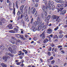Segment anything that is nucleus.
Listing matches in <instances>:
<instances>
[{
    "mask_svg": "<svg viewBox=\"0 0 67 67\" xmlns=\"http://www.w3.org/2000/svg\"><path fill=\"white\" fill-rule=\"evenodd\" d=\"M43 1H44V3L45 4H46L47 3V2L46 0H43Z\"/></svg>",
    "mask_w": 67,
    "mask_h": 67,
    "instance_id": "obj_30",
    "label": "nucleus"
},
{
    "mask_svg": "<svg viewBox=\"0 0 67 67\" xmlns=\"http://www.w3.org/2000/svg\"><path fill=\"white\" fill-rule=\"evenodd\" d=\"M43 17H44V13H42V18H43Z\"/></svg>",
    "mask_w": 67,
    "mask_h": 67,
    "instance_id": "obj_56",
    "label": "nucleus"
},
{
    "mask_svg": "<svg viewBox=\"0 0 67 67\" xmlns=\"http://www.w3.org/2000/svg\"><path fill=\"white\" fill-rule=\"evenodd\" d=\"M23 15L21 14L20 16V19H22V18H23Z\"/></svg>",
    "mask_w": 67,
    "mask_h": 67,
    "instance_id": "obj_49",
    "label": "nucleus"
},
{
    "mask_svg": "<svg viewBox=\"0 0 67 67\" xmlns=\"http://www.w3.org/2000/svg\"><path fill=\"white\" fill-rule=\"evenodd\" d=\"M58 29V26H57V27L54 29V30L57 31V30Z\"/></svg>",
    "mask_w": 67,
    "mask_h": 67,
    "instance_id": "obj_34",
    "label": "nucleus"
},
{
    "mask_svg": "<svg viewBox=\"0 0 67 67\" xmlns=\"http://www.w3.org/2000/svg\"><path fill=\"white\" fill-rule=\"evenodd\" d=\"M37 43H38V44H40V43H41V40H39L38 41H37Z\"/></svg>",
    "mask_w": 67,
    "mask_h": 67,
    "instance_id": "obj_38",
    "label": "nucleus"
},
{
    "mask_svg": "<svg viewBox=\"0 0 67 67\" xmlns=\"http://www.w3.org/2000/svg\"><path fill=\"white\" fill-rule=\"evenodd\" d=\"M48 33L49 34H51L52 33V30L51 29L49 28L47 30Z\"/></svg>",
    "mask_w": 67,
    "mask_h": 67,
    "instance_id": "obj_13",
    "label": "nucleus"
},
{
    "mask_svg": "<svg viewBox=\"0 0 67 67\" xmlns=\"http://www.w3.org/2000/svg\"><path fill=\"white\" fill-rule=\"evenodd\" d=\"M51 18V15H48L47 16L46 19H45V22L46 24L47 25L48 24V21L49 19Z\"/></svg>",
    "mask_w": 67,
    "mask_h": 67,
    "instance_id": "obj_7",
    "label": "nucleus"
},
{
    "mask_svg": "<svg viewBox=\"0 0 67 67\" xmlns=\"http://www.w3.org/2000/svg\"><path fill=\"white\" fill-rule=\"evenodd\" d=\"M19 29V27L18 26H16V28L14 29V30H11L9 31V32L11 33H16L19 31V29Z\"/></svg>",
    "mask_w": 67,
    "mask_h": 67,
    "instance_id": "obj_4",
    "label": "nucleus"
},
{
    "mask_svg": "<svg viewBox=\"0 0 67 67\" xmlns=\"http://www.w3.org/2000/svg\"><path fill=\"white\" fill-rule=\"evenodd\" d=\"M62 0H55V1L57 3H60L62 2Z\"/></svg>",
    "mask_w": 67,
    "mask_h": 67,
    "instance_id": "obj_21",
    "label": "nucleus"
},
{
    "mask_svg": "<svg viewBox=\"0 0 67 67\" xmlns=\"http://www.w3.org/2000/svg\"><path fill=\"white\" fill-rule=\"evenodd\" d=\"M30 12H31V7H29L28 9V14H30Z\"/></svg>",
    "mask_w": 67,
    "mask_h": 67,
    "instance_id": "obj_22",
    "label": "nucleus"
},
{
    "mask_svg": "<svg viewBox=\"0 0 67 67\" xmlns=\"http://www.w3.org/2000/svg\"><path fill=\"white\" fill-rule=\"evenodd\" d=\"M40 23L39 24V25L37 27L36 29V30L37 31H39L40 30H41L43 28V25H44V23H43L42 24V22L40 21Z\"/></svg>",
    "mask_w": 67,
    "mask_h": 67,
    "instance_id": "obj_2",
    "label": "nucleus"
},
{
    "mask_svg": "<svg viewBox=\"0 0 67 67\" xmlns=\"http://www.w3.org/2000/svg\"><path fill=\"white\" fill-rule=\"evenodd\" d=\"M25 36L26 38H28V37H29V36H28V35H25Z\"/></svg>",
    "mask_w": 67,
    "mask_h": 67,
    "instance_id": "obj_40",
    "label": "nucleus"
},
{
    "mask_svg": "<svg viewBox=\"0 0 67 67\" xmlns=\"http://www.w3.org/2000/svg\"><path fill=\"white\" fill-rule=\"evenodd\" d=\"M42 36L41 38L42 40H44L45 38V34L44 32H43L41 35H40V37Z\"/></svg>",
    "mask_w": 67,
    "mask_h": 67,
    "instance_id": "obj_10",
    "label": "nucleus"
},
{
    "mask_svg": "<svg viewBox=\"0 0 67 67\" xmlns=\"http://www.w3.org/2000/svg\"><path fill=\"white\" fill-rule=\"evenodd\" d=\"M49 41L51 42V38L50 37H49Z\"/></svg>",
    "mask_w": 67,
    "mask_h": 67,
    "instance_id": "obj_52",
    "label": "nucleus"
},
{
    "mask_svg": "<svg viewBox=\"0 0 67 67\" xmlns=\"http://www.w3.org/2000/svg\"><path fill=\"white\" fill-rule=\"evenodd\" d=\"M23 51L24 52H25V54H27V51L25 50L24 49H23Z\"/></svg>",
    "mask_w": 67,
    "mask_h": 67,
    "instance_id": "obj_28",
    "label": "nucleus"
},
{
    "mask_svg": "<svg viewBox=\"0 0 67 67\" xmlns=\"http://www.w3.org/2000/svg\"><path fill=\"white\" fill-rule=\"evenodd\" d=\"M64 9V8H60V10L61 11H62ZM60 11V15H62V14H64L63 13V12L62 11Z\"/></svg>",
    "mask_w": 67,
    "mask_h": 67,
    "instance_id": "obj_15",
    "label": "nucleus"
},
{
    "mask_svg": "<svg viewBox=\"0 0 67 67\" xmlns=\"http://www.w3.org/2000/svg\"><path fill=\"white\" fill-rule=\"evenodd\" d=\"M48 51H52V47H50L49 48L48 50Z\"/></svg>",
    "mask_w": 67,
    "mask_h": 67,
    "instance_id": "obj_33",
    "label": "nucleus"
},
{
    "mask_svg": "<svg viewBox=\"0 0 67 67\" xmlns=\"http://www.w3.org/2000/svg\"><path fill=\"white\" fill-rule=\"evenodd\" d=\"M23 10H22L21 12H20V13L21 14H22L23 13Z\"/></svg>",
    "mask_w": 67,
    "mask_h": 67,
    "instance_id": "obj_61",
    "label": "nucleus"
},
{
    "mask_svg": "<svg viewBox=\"0 0 67 67\" xmlns=\"http://www.w3.org/2000/svg\"><path fill=\"white\" fill-rule=\"evenodd\" d=\"M52 18L53 20H55V22H59V20H60V19H59V16L57 15H53L52 16Z\"/></svg>",
    "mask_w": 67,
    "mask_h": 67,
    "instance_id": "obj_3",
    "label": "nucleus"
},
{
    "mask_svg": "<svg viewBox=\"0 0 67 67\" xmlns=\"http://www.w3.org/2000/svg\"><path fill=\"white\" fill-rule=\"evenodd\" d=\"M20 14V11H19L17 13V14L18 15H19Z\"/></svg>",
    "mask_w": 67,
    "mask_h": 67,
    "instance_id": "obj_44",
    "label": "nucleus"
},
{
    "mask_svg": "<svg viewBox=\"0 0 67 67\" xmlns=\"http://www.w3.org/2000/svg\"><path fill=\"white\" fill-rule=\"evenodd\" d=\"M33 21V18H32L31 19V22H30V23L31 24H32Z\"/></svg>",
    "mask_w": 67,
    "mask_h": 67,
    "instance_id": "obj_37",
    "label": "nucleus"
},
{
    "mask_svg": "<svg viewBox=\"0 0 67 67\" xmlns=\"http://www.w3.org/2000/svg\"><path fill=\"white\" fill-rule=\"evenodd\" d=\"M8 27L9 28V29H12V24H10L8 25Z\"/></svg>",
    "mask_w": 67,
    "mask_h": 67,
    "instance_id": "obj_16",
    "label": "nucleus"
},
{
    "mask_svg": "<svg viewBox=\"0 0 67 67\" xmlns=\"http://www.w3.org/2000/svg\"><path fill=\"white\" fill-rule=\"evenodd\" d=\"M51 5V1H49L48 3V4L47 3L46 4H45V6L44 5H43L42 7V10H43V11L44 13V15L46 16L47 15V12L46 11H45V10L49 8V10L52 9V10H54V9H55V6L53 5L52 6H49V5Z\"/></svg>",
    "mask_w": 67,
    "mask_h": 67,
    "instance_id": "obj_1",
    "label": "nucleus"
},
{
    "mask_svg": "<svg viewBox=\"0 0 67 67\" xmlns=\"http://www.w3.org/2000/svg\"><path fill=\"white\" fill-rule=\"evenodd\" d=\"M24 23V22L23 21V19L21 20V24H23V23Z\"/></svg>",
    "mask_w": 67,
    "mask_h": 67,
    "instance_id": "obj_41",
    "label": "nucleus"
},
{
    "mask_svg": "<svg viewBox=\"0 0 67 67\" xmlns=\"http://www.w3.org/2000/svg\"><path fill=\"white\" fill-rule=\"evenodd\" d=\"M5 54L6 55H9V56H10V57H13V55L11 54L10 53H8V52H7L5 53Z\"/></svg>",
    "mask_w": 67,
    "mask_h": 67,
    "instance_id": "obj_14",
    "label": "nucleus"
},
{
    "mask_svg": "<svg viewBox=\"0 0 67 67\" xmlns=\"http://www.w3.org/2000/svg\"><path fill=\"white\" fill-rule=\"evenodd\" d=\"M17 65H20L21 64V63L20 62H18L16 63Z\"/></svg>",
    "mask_w": 67,
    "mask_h": 67,
    "instance_id": "obj_45",
    "label": "nucleus"
},
{
    "mask_svg": "<svg viewBox=\"0 0 67 67\" xmlns=\"http://www.w3.org/2000/svg\"><path fill=\"white\" fill-rule=\"evenodd\" d=\"M52 59H53V56H51L50 58V60H52Z\"/></svg>",
    "mask_w": 67,
    "mask_h": 67,
    "instance_id": "obj_43",
    "label": "nucleus"
},
{
    "mask_svg": "<svg viewBox=\"0 0 67 67\" xmlns=\"http://www.w3.org/2000/svg\"><path fill=\"white\" fill-rule=\"evenodd\" d=\"M54 51L56 52L57 51V48H55L54 49Z\"/></svg>",
    "mask_w": 67,
    "mask_h": 67,
    "instance_id": "obj_60",
    "label": "nucleus"
},
{
    "mask_svg": "<svg viewBox=\"0 0 67 67\" xmlns=\"http://www.w3.org/2000/svg\"><path fill=\"white\" fill-rule=\"evenodd\" d=\"M12 46L14 48H15V47H16V46H15V45H12Z\"/></svg>",
    "mask_w": 67,
    "mask_h": 67,
    "instance_id": "obj_36",
    "label": "nucleus"
},
{
    "mask_svg": "<svg viewBox=\"0 0 67 67\" xmlns=\"http://www.w3.org/2000/svg\"><path fill=\"white\" fill-rule=\"evenodd\" d=\"M1 65L2 67H7V65H6L5 64L3 63H2Z\"/></svg>",
    "mask_w": 67,
    "mask_h": 67,
    "instance_id": "obj_18",
    "label": "nucleus"
},
{
    "mask_svg": "<svg viewBox=\"0 0 67 67\" xmlns=\"http://www.w3.org/2000/svg\"><path fill=\"white\" fill-rule=\"evenodd\" d=\"M64 5L63 4L60 5V7H61V8H63V7Z\"/></svg>",
    "mask_w": 67,
    "mask_h": 67,
    "instance_id": "obj_57",
    "label": "nucleus"
},
{
    "mask_svg": "<svg viewBox=\"0 0 67 67\" xmlns=\"http://www.w3.org/2000/svg\"><path fill=\"white\" fill-rule=\"evenodd\" d=\"M62 12L64 14L66 13V11L65 10H64L63 11H62Z\"/></svg>",
    "mask_w": 67,
    "mask_h": 67,
    "instance_id": "obj_42",
    "label": "nucleus"
},
{
    "mask_svg": "<svg viewBox=\"0 0 67 67\" xmlns=\"http://www.w3.org/2000/svg\"><path fill=\"white\" fill-rule=\"evenodd\" d=\"M57 6L58 7V8H59V7H60V4H58Z\"/></svg>",
    "mask_w": 67,
    "mask_h": 67,
    "instance_id": "obj_46",
    "label": "nucleus"
},
{
    "mask_svg": "<svg viewBox=\"0 0 67 67\" xmlns=\"http://www.w3.org/2000/svg\"><path fill=\"white\" fill-rule=\"evenodd\" d=\"M61 52L63 54L65 53V51H64V50H62V51H61Z\"/></svg>",
    "mask_w": 67,
    "mask_h": 67,
    "instance_id": "obj_53",
    "label": "nucleus"
},
{
    "mask_svg": "<svg viewBox=\"0 0 67 67\" xmlns=\"http://www.w3.org/2000/svg\"><path fill=\"white\" fill-rule=\"evenodd\" d=\"M51 46L52 47L55 46V45L53 43L51 44Z\"/></svg>",
    "mask_w": 67,
    "mask_h": 67,
    "instance_id": "obj_51",
    "label": "nucleus"
},
{
    "mask_svg": "<svg viewBox=\"0 0 67 67\" xmlns=\"http://www.w3.org/2000/svg\"><path fill=\"white\" fill-rule=\"evenodd\" d=\"M12 39L13 40H16V39L14 37H13L12 38Z\"/></svg>",
    "mask_w": 67,
    "mask_h": 67,
    "instance_id": "obj_54",
    "label": "nucleus"
},
{
    "mask_svg": "<svg viewBox=\"0 0 67 67\" xmlns=\"http://www.w3.org/2000/svg\"><path fill=\"white\" fill-rule=\"evenodd\" d=\"M8 50L9 52H10L13 54L14 53H15V52H14V51H13V50H12V48L11 47H9V48H8Z\"/></svg>",
    "mask_w": 67,
    "mask_h": 67,
    "instance_id": "obj_9",
    "label": "nucleus"
},
{
    "mask_svg": "<svg viewBox=\"0 0 67 67\" xmlns=\"http://www.w3.org/2000/svg\"><path fill=\"white\" fill-rule=\"evenodd\" d=\"M15 35L17 37L19 38V36H20V35L19 34H15Z\"/></svg>",
    "mask_w": 67,
    "mask_h": 67,
    "instance_id": "obj_29",
    "label": "nucleus"
},
{
    "mask_svg": "<svg viewBox=\"0 0 67 67\" xmlns=\"http://www.w3.org/2000/svg\"><path fill=\"white\" fill-rule=\"evenodd\" d=\"M3 59L4 60L5 62H6L8 59V57L6 56H4L3 57Z\"/></svg>",
    "mask_w": 67,
    "mask_h": 67,
    "instance_id": "obj_12",
    "label": "nucleus"
},
{
    "mask_svg": "<svg viewBox=\"0 0 67 67\" xmlns=\"http://www.w3.org/2000/svg\"><path fill=\"white\" fill-rule=\"evenodd\" d=\"M63 31H62V30H61L60 31V32H59V34H62L63 33Z\"/></svg>",
    "mask_w": 67,
    "mask_h": 67,
    "instance_id": "obj_47",
    "label": "nucleus"
},
{
    "mask_svg": "<svg viewBox=\"0 0 67 67\" xmlns=\"http://www.w3.org/2000/svg\"><path fill=\"white\" fill-rule=\"evenodd\" d=\"M10 42L12 43L13 44H14L15 43V42L12 39H11L10 41Z\"/></svg>",
    "mask_w": 67,
    "mask_h": 67,
    "instance_id": "obj_17",
    "label": "nucleus"
},
{
    "mask_svg": "<svg viewBox=\"0 0 67 67\" xmlns=\"http://www.w3.org/2000/svg\"><path fill=\"white\" fill-rule=\"evenodd\" d=\"M58 48H60L61 47H62V46H58Z\"/></svg>",
    "mask_w": 67,
    "mask_h": 67,
    "instance_id": "obj_63",
    "label": "nucleus"
},
{
    "mask_svg": "<svg viewBox=\"0 0 67 67\" xmlns=\"http://www.w3.org/2000/svg\"><path fill=\"white\" fill-rule=\"evenodd\" d=\"M33 31L34 32H35V31H36V29H35V28H34L33 29Z\"/></svg>",
    "mask_w": 67,
    "mask_h": 67,
    "instance_id": "obj_64",
    "label": "nucleus"
},
{
    "mask_svg": "<svg viewBox=\"0 0 67 67\" xmlns=\"http://www.w3.org/2000/svg\"><path fill=\"white\" fill-rule=\"evenodd\" d=\"M21 43V41L19 40H18L16 42V45H19V43Z\"/></svg>",
    "mask_w": 67,
    "mask_h": 67,
    "instance_id": "obj_11",
    "label": "nucleus"
},
{
    "mask_svg": "<svg viewBox=\"0 0 67 67\" xmlns=\"http://www.w3.org/2000/svg\"><path fill=\"white\" fill-rule=\"evenodd\" d=\"M19 37L21 39H23V38L24 37L23 36V35H19Z\"/></svg>",
    "mask_w": 67,
    "mask_h": 67,
    "instance_id": "obj_26",
    "label": "nucleus"
},
{
    "mask_svg": "<svg viewBox=\"0 0 67 67\" xmlns=\"http://www.w3.org/2000/svg\"><path fill=\"white\" fill-rule=\"evenodd\" d=\"M27 9H28V8H27V6H25L24 8V10H26Z\"/></svg>",
    "mask_w": 67,
    "mask_h": 67,
    "instance_id": "obj_32",
    "label": "nucleus"
},
{
    "mask_svg": "<svg viewBox=\"0 0 67 67\" xmlns=\"http://www.w3.org/2000/svg\"><path fill=\"white\" fill-rule=\"evenodd\" d=\"M28 9H25V12H26V13H27V11H28Z\"/></svg>",
    "mask_w": 67,
    "mask_h": 67,
    "instance_id": "obj_55",
    "label": "nucleus"
},
{
    "mask_svg": "<svg viewBox=\"0 0 67 67\" xmlns=\"http://www.w3.org/2000/svg\"><path fill=\"white\" fill-rule=\"evenodd\" d=\"M19 55H21V52H19V53L18 54Z\"/></svg>",
    "mask_w": 67,
    "mask_h": 67,
    "instance_id": "obj_50",
    "label": "nucleus"
},
{
    "mask_svg": "<svg viewBox=\"0 0 67 67\" xmlns=\"http://www.w3.org/2000/svg\"><path fill=\"white\" fill-rule=\"evenodd\" d=\"M37 11H36L35 14V17H37Z\"/></svg>",
    "mask_w": 67,
    "mask_h": 67,
    "instance_id": "obj_24",
    "label": "nucleus"
},
{
    "mask_svg": "<svg viewBox=\"0 0 67 67\" xmlns=\"http://www.w3.org/2000/svg\"><path fill=\"white\" fill-rule=\"evenodd\" d=\"M1 21L3 23H5V20L4 19H2L1 20Z\"/></svg>",
    "mask_w": 67,
    "mask_h": 67,
    "instance_id": "obj_25",
    "label": "nucleus"
},
{
    "mask_svg": "<svg viewBox=\"0 0 67 67\" xmlns=\"http://www.w3.org/2000/svg\"><path fill=\"white\" fill-rule=\"evenodd\" d=\"M24 5H22L21 6L20 8V10L21 11L23 10V8H24Z\"/></svg>",
    "mask_w": 67,
    "mask_h": 67,
    "instance_id": "obj_19",
    "label": "nucleus"
},
{
    "mask_svg": "<svg viewBox=\"0 0 67 67\" xmlns=\"http://www.w3.org/2000/svg\"><path fill=\"white\" fill-rule=\"evenodd\" d=\"M37 20L38 21H35L34 24V25L35 26H36L37 25H38V24L40 23V17H37Z\"/></svg>",
    "mask_w": 67,
    "mask_h": 67,
    "instance_id": "obj_6",
    "label": "nucleus"
},
{
    "mask_svg": "<svg viewBox=\"0 0 67 67\" xmlns=\"http://www.w3.org/2000/svg\"><path fill=\"white\" fill-rule=\"evenodd\" d=\"M54 4V2H52L51 3V5H53V4Z\"/></svg>",
    "mask_w": 67,
    "mask_h": 67,
    "instance_id": "obj_62",
    "label": "nucleus"
},
{
    "mask_svg": "<svg viewBox=\"0 0 67 67\" xmlns=\"http://www.w3.org/2000/svg\"><path fill=\"white\" fill-rule=\"evenodd\" d=\"M48 42V40L47 39H46L43 41L44 43H47Z\"/></svg>",
    "mask_w": 67,
    "mask_h": 67,
    "instance_id": "obj_20",
    "label": "nucleus"
},
{
    "mask_svg": "<svg viewBox=\"0 0 67 67\" xmlns=\"http://www.w3.org/2000/svg\"><path fill=\"white\" fill-rule=\"evenodd\" d=\"M63 35H60L58 36L59 38H61L63 37Z\"/></svg>",
    "mask_w": 67,
    "mask_h": 67,
    "instance_id": "obj_23",
    "label": "nucleus"
},
{
    "mask_svg": "<svg viewBox=\"0 0 67 67\" xmlns=\"http://www.w3.org/2000/svg\"><path fill=\"white\" fill-rule=\"evenodd\" d=\"M34 41H36L37 40V38L36 37H34Z\"/></svg>",
    "mask_w": 67,
    "mask_h": 67,
    "instance_id": "obj_39",
    "label": "nucleus"
},
{
    "mask_svg": "<svg viewBox=\"0 0 67 67\" xmlns=\"http://www.w3.org/2000/svg\"><path fill=\"white\" fill-rule=\"evenodd\" d=\"M55 63V61L54 60H53L52 62H51V64H54Z\"/></svg>",
    "mask_w": 67,
    "mask_h": 67,
    "instance_id": "obj_35",
    "label": "nucleus"
},
{
    "mask_svg": "<svg viewBox=\"0 0 67 67\" xmlns=\"http://www.w3.org/2000/svg\"><path fill=\"white\" fill-rule=\"evenodd\" d=\"M48 55H49V56H50V55H51V53H50V52H48Z\"/></svg>",
    "mask_w": 67,
    "mask_h": 67,
    "instance_id": "obj_59",
    "label": "nucleus"
},
{
    "mask_svg": "<svg viewBox=\"0 0 67 67\" xmlns=\"http://www.w3.org/2000/svg\"><path fill=\"white\" fill-rule=\"evenodd\" d=\"M47 26L46 25H44L43 27V29H46V28H47Z\"/></svg>",
    "mask_w": 67,
    "mask_h": 67,
    "instance_id": "obj_27",
    "label": "nucleus"
},
{
    "mask_svg": "<svg viewBox=\"0 0 67 67\" xmlns=\"http://www.w3.org/2000/svg\"><path fill=\"white\" fill-rule=\"evenodd\" d=\"M15 8H14L13 10V13L14 15H15Z\"/></svg>",
    "mask_w": 67,
    "mask_h": 67,
    "instance_id": "obj_31",
    "label": "nucleus"
},
{
    "mask_svg": "<svg viewBox=\"0 0 67 67\" xmlns=\"http://www.w3.org/2000/svg\"><path fill=\"white\" fill-rule=\"evenodd\" d=\"M38 6V4L36 3L35 4V7H37Z\"/></svg>",
    "mask_w": 67,
    "mask_h": 67,
    "instance_id": "obj_48",
    "label": "nucleus"
},
{
    "mask_svg": "<svg viewBox=\"0 0 67 67\" xmlns=\"http://www.w3.org/2000/svg\"><path fill=\"white\" fill-rule=\"evenodd\" d=\"M24 18L25 21H27V22L29 21V19L28 17V15L27 13H25L24 14Z\"/></svg>",
    "mask_w": 67,
    "mask_h": 67,
    "instance_id": "obj_5",
    "label": "nucleus"
},
{
    "mask_svg": "<svg viewBox=\"0 0 67 67\" xmlns=\"http://www.w3.org/2000/svg\"><path fill=\"white\" fill-rule=\"evenodd\" d=\"M20 66H21V67H23L24 66V64L22 63V64L20 65Z\"/></svg>",
    "mask_w": 67,
    "mask_h": 67,
    "instance_id": "obj_58",
    "label": "nucleus"
},
{
    "mask_svg": "<svg viewBox=\"0 0 67 67\" xmlns=\"http://www.w3.org/2000/svg\"><path fill=\"white\" fill-rule=\"evenodd\" d=\"M36 9L35 8H34L33 7H32L31 8V13H32L33 14H34V13L35 12V11Z\"/></svg>",
    "mask_w": 67,
    "mask_h": 67,
    "instance_id": "obj_8",
    "label": "nucleus"
}]
</instances>
